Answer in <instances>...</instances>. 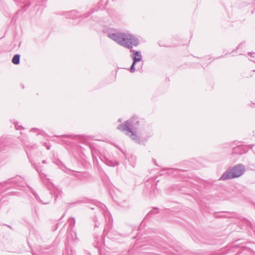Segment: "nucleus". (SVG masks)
I'll return each instance as SVG.
<instances>
[{
	"label": "nucleus",
	"mask_w": 255,
	"mask_h": 255,
	"mask_svg": "<svg viewBox=\"0 0 255 255\" xmlns=\"http://www.w3.org/2000/svg\"><path fill=\"white\" fill-rule=\"evenodd\" d=\"M109 37L121 45L130 49L138 44V39L128 33H114L110 34Z\"/></svg>",
	"instance_id": "obj_1"
},
{
	"label": "nucleus",
	"mask_w": 255,
	"mask_h": 255,
	"mask_svg": "<svg viewBox=\"0 0 255 255\" xmlns=\"http://www.w3.org/2000/svg\"><path fill=\"white\" fill-rule=\"evenodd\" d=\"M127 132L126 133V134L128 135L132 139L135 140L136 142L137 141L138 142V139L136 135L134 132V130H127Z\"/></svg>",
	"instance_id": "obj_5"
},
{
	"label": "nucleus",
	"mask_w": 255,
	"mask_h": 255,
	"mask_svg": "<svg viewBox=\"0 0 255 255\" xmlns=\"http://www.w3.org/2000/svg\"><path fill=\"white\" fill-rule=\"evenodd\" d=\"M12 62L14 64H18L20 62V55L18 54L15 55L12 59Z\"/></svg>",
	"instance_id": "obj_7"
},
{
	"label": "nucleus",
	"mask_w": 255,
	"mask_h": 255,
	"mask_svg": "<svg viewBox=\"0 0 255 255\" xmlns=\"http://www.w3.org/2000/svg\"><path fill=\"white\" fill-rule=\"evenodd\" d=\"M104 162L106 164L109 166H115L119 164L118 162L116 161L111 160L108 159H106Z\"/></svg>",
	"instance_id": "obj_6"
},
{
	"label": "nucleus",
	"mask_w": 255,
	"mask_h": 255,
	"mask_svg": "<svg viewBox=\"0 0 255 255\" xmlns=\"http://www.w3.org/2000/svg\"><path fill=\"white\" fill-rule=\"evenodd\" d=\"M248 54L251 55V53H249Z\"/></svg>",
	"instance_id": "obj_10"
},
{
	"label": "nucleus",
	"mask_w": 255,
	"mask_h": 255,
	"mask_svg": "<svg viewBox=\"0 0 255 255\" xmlns=\"http://www.w3.org/2000/svg\"><path fill=\"white\" fill-rule=\"evenodd\" d=\"M42 163H45V160H43V161H42Z\"/></svg>",
	"instance_id": "obj_9"
},
{
	"label": "nucleus",
	"mask_w": 255,
	"mask_h": 255,
	"mask_svg": "<svg viewBox=\"0 0 255 255\" xmlns=\"http://www.w3.org/2000/svg\"><path fill=\"white\" fill-rule=\"evenodd\" d=\"M132 58L133 59V62L130 67V71L131 72H133L135 71L134 65L135 63L141 60L142 57L140 52L139 51H136L132 55Z\"/></svg>",
	"instance_id": "obj_4"
},
{
	"label": "nucleus",
	"mask_w": 255,
	"mask_h": 255,
	"mask_svg": "<svg viewBox=\"0 0 255 255\" xmlns=\"http://www.w3.org/2000/svg\"><path fill=\"white\" fill-rule=\"evenodd\" d=\"M139 121L137 118L133 117L126 122L125 124L120 125L118 127V128L121 131L126 130H136L138 126Z\"/></svg>",
	"instance_id": "obj_3"
},
{
	"label": "nucleus",
	"mask_w": 255,
	"mask_h": 255,
	"mask_svg": "<svg viewBox=\"0 0 255 255\" xmlns=\"http://www.w3.org/2000/svg\"><path fill=\"white\" fill-rule=\"evenodd\" d=\"M245 171V167L242 164H238L234 166L232 169L226 171L220 177V179L225 180L242 176Z\"/></svg>",
	"instance_id": "obj_2"
},
{
	"label": "nucleus",
	"mask_w": 255,
	"mask_h": 255,
	"mask_svg": "<svg viewBox=\"0 0 255 255\" xmlns=\"http://www.w3.org/2000/svg\"><path fill=\"white\" fill-rule=\"evenodd\" d=\"M157 210V209L154 208V209H153V210H151L149 213L152 214V213H157L158 212L155 211Z\"/></svg>",
	"instance_id": "obj_8"
}]
</instances>
